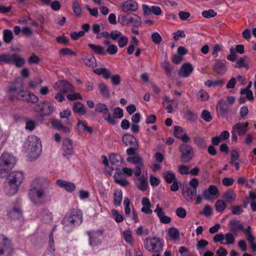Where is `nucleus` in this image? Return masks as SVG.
<instances>
[{"instance_id": "f257e3e1", "label": "nucleus", "mask_w": 256, "mask_h": 256, "mask_svg": "<svg viewBox=\"0 0 256 256\" xmlns=\"http://www.w3.org/2000/svg\"><path fill=\"white\" fill-rule=\"evenodd\" d=\"M48 184V182L40 178H36L32 181L28 192L30 200L32 204L40 206L48 201L49 188L46 186Z\"/></svg>"}, {"instance_id": "f03ea898", "label": "nucleus", "mask_w": 256, "mask_h": 256, "mask_svg": "<svg viewBox=\"0 0 256 256\" xmlns=\"http://www.w3.org/2000/svg\"><path fill=\"white\" fill-rule=\"evenodd\" d=\"M24 84L22 80L16 78L10 86L8 92L14 94L18 100L26 101L32 104H36L39 100L38 96L28 90H24Z\"/></svg>"}, {"instance_id": "7ed1b4c3", "label": "nucleus", "mask_w": 256, "mask_h": 256, "mask_svg": "<svg viewBox=\"0 0 256 256\" xmlns=\"http://www.w3.org/2000/svg\"><path fill=\"white\" fill-rule=\"evenodd\" d=\"M24 179L22 171H14L10 172L4 183V191L8 196L15 194Z\"/></svg>"}, {"instance_id": "20e7f679", "label": "nucleus", "mask_w": 256, "mask_h": 256, "mask_svg": "<svg viewBox=\"0 0 256 256\" xmlns=\"http://www.w3.org/2000/svg\"><path fill=\"white\" fill-rule=\"evenodd\" d=\"M82 222V214L78 209H73L62 220L63 228L67 232L72 230L74 226H79Z\"/></svg>"}, {"instance_id": "39448f33", "label": "nucleus", "mask_w": 256, "mask_h": 256, "mask_svg": "<svg viewBox=\"0 0 256 256\" xmlns=\"http://www.w3.org/2000/svg\"><path fill=\"white\" fill-rule=\"evenodd\" d=\"M25 144L26 148V152L30 158L36 159L40 156L42 150V146L40 140L38 137L35 136H28Z\"/></svg>"}, {"instance_id": "423d86ee", "label": "nucleus", "mask_w": 256, "mask_h": 256, "mask_svg": "<svg viewBox=\"0 0 256 256\" xmlns=\"http://www.w3.org/2000/svg\"><path fill=\"white\" fill-rule=\"evenodd\" d=\"M16 164V158L11 154L6 152L0 158V178L8 176Z\"/></svg>"}, {"instance_id": "0eeeda50", "label": "nucleus", "mask_w": 256, "mask_h": 256, "mask_svg": "<svg viewBox=\"0 0 256 256\" xmlns=\"http://www.w3.org/2000/svg\"><path fill=\"white\" fill-rule=\"evenodd\" d=\"M104 230L100 228L86 231L89 246L93 250H98L102 244L104 238Z\"/></svg>"}, {"instance_id": "6e6552de", "label": "nucleus", "mask_w": 256, "mask_h": 256, "mask_svg": "<svg viewBox=\"0 0 256 256\" xmlns=\"http://www.w3.org/2000/svg\"><path fill=\"white\" fill-rule=\"evenodd\" d=\"M2 63L12 64L17 68H21L25 64L26 60L16 54H0V64Z\"/></svg>"}, {"instance_id": "1a4fd4ad", "label": "nucleus", "mask_w": 256, "mask_h": 256, "mask_svg": "<svg viewBox=\"0 0 256 256\" xmlns=\"http://www.w3.org/2000/svg\"><path fill=\"white\" fill-rule=\"evenodd\" d=\"M34 110L36 112L40 114L37 119L42 122L44 116H48L52 112L54 106L50 102L46 100L36 104Z\"/></svg>"}, {"instance_id": "9d476101", "label": "nucleus", "mask_w": 256, "mask_h": 256, "mask_svg": "<svg viewBox=\"0 0 256 256\" xmlns=\"http://www.w3.org/2000/svg\"><path fill=\"white\" fill-rule=\"evenodd\" d=\"M144 248L150 252L158 253L162 249V243L158 237L146 238L144 242Z\"/></svg>"}, {"instance_id": "9b49d317", "label": "nucleus", "mask_w": 256, "mask_h": 256, "mask_svg": "<svg viewBox=\"0 0 256 256\" xmlns=\"http://www.w3.org/2000/svg\"><path fill=\"white\" fill-rule=\"evenodd\" d=\"M228 228L230 232L236 236L237 235L238 230L244 232L246 237L252 232V228L250 226L244 228V224L239 220H231L228 224Z\"/></svg>"}, {"instance_id": "f8f14e48", "label": "nucleus", "mask_w": 256, "mask_h": 256, "mask_svg": "<svg viewBox=\"0 0 256 256\" xmlns=\"http://www.w3.org/2000/svg\"><path fill=\"white\" fill-rule=\"evenodd\" d=\"M13 251L11 240L6 236L0 234V256H10Z\"/></svg>"}, {"instance_id": "ddd939ff", "label": "nucleus", "mask_w": 256, "mask_h": 256, "mask_svg": "<svg viewBox=\"0 0 256 256\" xmlns=\"http://www.w3.org/2000/svg\"><path fill=\"white\" fill-rule=\"evenodd\" d=\"M109 160L112 166L105 168L104 170L109 176H112L114 170H116L117 168H121L124 162V160L120 155L116 154H110Z\"/></svg>"}, {"instance_id": "4468645a", "label": "nucleus", "mask_w": 256, "mask_h": 256, "mask_svg": "<svg viewBox=\"0 0 256 256\" xmlns=\"http://www.w3.org/2000/svg\"><path fill=\"white\" fill-rule=\"evenodd\" d=\"M179 151L182 154L180 160L183 163H188L191 161L194 156L192 148L188 144H183L178 148Z\"/></svg>"}, {"instance_id": "2eb2a0df", "label": "nucleus", "mask_w": 256, "mask_h": 256, "mask_svg": "<svg viewBox=\"0 0 256 256\" xmlns=\"http://www.w3.org/2000/svg\"><path fill=\"white\" fill-rule=\"evenodd\" d=\"M115 170L116 172L114 176L115 182L122 186H127L128 182L126 180V177L128 176V168H123L121 170V168H117Z\"/></svg>"}, {"instance_id": "dca6fc26", "label": "nucleus", "mask_w": 256, "mask_h": 256, "mask_svg": "<svg viewBox=\"0 0 256 256\" xmlns=\"http://www.w3.org/2000/svg\"><path fill=\"white\" fill-rule=\"evenodd\" d=\"M129 163L135 165V176H138L142 174V169L144 167L142 158L136 152V154L129 155Z\"/></svg>"}, {"instance_id": "f3484780", "label": "nucleus", "mask_w": 256, "mask_h": 256, "mask_svg": "<svg viewBox=\"0 0 256 256\" xmlns=\"http://www.w3.org/2000/svg\"><path fill=\"white\" fill-rule=\"evenodd\" d=\"M96 111L102 114L104 119L111 125H114L116 120L111 116L107 106L104 104L99 103L96 104Z\"/></svg>"}, {"instance_id": "a211bd4d", "label": "nucleus", "mask_w": 256, "mask_h": 256, "mask_svg": "<svg viewBox=\"0 0 256 256\" xmlns=\"http://www.w3.org/2000/svg\"><path fill=\"white\" fill-rule=\"evenodd\" d=\"M72 141L66 138L63 141L62 146V155L64 157L69 159L74 154V150L72 146Z\"/></svg>"}, {"instance_id": "6ab92c4d", "label": "nucleus", "mask_w": 256, "mask_h": 256, "mask_svg": "<svg viewBox=\"0 0 256 256\" xmlns=\"http://www.w3.org/2000/svg\"><path fill=\"white\" fill-rule=\"evenodd\" d=\"M54 88L62 94L74 91L73 86L69 82L64 80H59L56 82L54 85Z\"/></svg>"}, {"instance_id": "aec40b11", "label": "nucleus", "mask_w": 256, "mask_h": 256, "mask_svg": "<svg viewBox=\"0 0 256 256\" xmlns=\"http://www.w3.org/2000/svg\"><path fill=\"white\" fill-rule=\"evenodd\" d=\"M226 64V60H216L213 65L212 69L217 74L222 76L228 70Z\"/></svg>"}, {"instance_id": "412c9836", "label": "nucleus", "mask_w": 256, "mask_h": 256, "mask_svg": "<svg viewBox=\"0 0 256 256\" xmlns=\"http://www.w3.org/2000/svg\"><path fill=\"white\" fill-rule=\"evenodd\" d=\"M184 132V129L182 127L176 126H174L173 134L178 139L182 140L184 142H188L190 138L186 133Z\"/></svg>"}, {"instance_id": "4be33fe9", "label": "nucleus", "mask_w": 256, "mask_h": 256, "mask_svg": "<svg viewBox=\"0 0 256 256\" xmlns=\"http://www.w3.org/2000/svg\"><path fill=\"white\" fill-rule=\"evenodd\" d=\"M232 129L236 132L239 136H244L249 130V123L248 122L244 123L238 122L233 126Z\"/></svg>"}, {"instance_id": "5701e85b", "label": "nucleus", "mask_w": 256, "mask_h": 256, "mask_svg": "<svg viewBox=\"0 0 256 256\" xmlns=\"http://www.w3.org/2000/svg\"><path fill=\"white\" fill-rule=\"evenodd\" d=\"M194 67L192 64L187 62L183 64L180 69L178 74L180 76L188 78L192 72Z\"/></svg>"}, {"instance_id": "b1692460", "label": "nucleus", "mask_w": 256, "mask_h": 256, "mask_svg": "<svg viewBox=\"0 0 256 256\" xmlns=\"http://www.w3.org/2000/svg\"><path fill=\"white\" fill-rule=\"evenodd\" d=\"M56 184L58 186L64 188L68 192H72L76 188V185L74 183L64 180L60 179L56 180Z\"/></svg>"}, {"instance_id": "393cba45", "label": "nucleus", "mask_w": 256, "mask_h": 256, "mask_svg": "<svg viewBox=\"0 0 256 256\" xmlns=\"http://www.w3.org/2000/svg\"><path fill=\"white\" fill-rule=\"evenodd\" d=\"M7 216L11 220L18 219L22 216V212L19 208L10 206L7 210Z\"/></svg>"}, {"instance_id": "a878e982", "label": "nucleus", "mask_w": 256, "mask_h": 256, "mask_svg": "<svg viewBox=\"0 0 256 256\" xmlns=\"http://www.w3.org/2000/svg\"><path fill=\"white\" fill-rule=\"evenodd\" d=\"M154 212L156 214L157 216L160 218V222L162 223L167 224L171 222L170 218L164 215L165 213L163 211L162 208L158 204L156 206Z\"/></svg>"}, {"instance_id": "bb28decb", "label": "nucleus", "mask_w": 256, "mask_h": 256, "mask_svg": "<svg viewBox=\"0 0 256 256\" xmlns=\"http://www.w3.org/2000/svg\"><path fill=\"white\" fill-rule=\"evenodd\" d=\"M129 155L136 154L138 148V144L136 138L132 134H129Z\"/></svg>"}, {"instance_id": "cd10ccee", "label": "nucleus", "mask_w": 256, "mask_h": 256, "mask_svg": "<svg viewBox=\"0 0 256 256\" xmlns=\"http://www.w3.org/2000/svg\"><path fill=\"white\" fill-rule=\"evenodd\" d=\"M136 176L140 182V183L138 186V188L142 192L146 191L148 186L147 180V174H146V175L142 174V175L140 174L138 176Z\"/></svg>"}, {"instance_id": "c85d7f7f", "label": "nucleus", "mask_w": 256, "mask_h": 256, "mask_svg": "<svg viewBox=\"0 0 256 256\" xmlns=\"http://www.w3.org/2000/svg\"><path fill=\"white\" fill-rule=\"evenodd\" d=\"M197 191L190 188H187L182 191V194L185 200L188 202H190L192 200L193 196H196Z\"/></svg>"}, {"instance_id": "c756f323", "label": "nucleus", "mask_w": 256, "mask_h": 256, "mask_svg": "<svg viewBox=\"0 0 256 256\" xmlns=\"http://www.w3.org/2000/svg\"><path fill=\"white\" fill-rule=\"evenodd\" d=\"M82 60L88 66L94 67L96 66V59L92 54H86L83 57Z\"/></svg>"}, {"instance_id": "7c9ffc66", "label": "nucleus", "mask_w": 256, "mask_h": 256, "mask_svg": "<svg viewBox=\"0 0 256 256\" xmlns=\"http://www.w3.org/2000/svg\"><path fill=\"white\" fill-rule=\"evenodd\" d=\"M236 197V194L232 189H228L222 196V198L226 202L234 201Z\"/></svg>"}, {"instance_id": "2f4dec72", "label": "nucleus", "mask_w": 256, "mask_h": 256, "mask_svg": "<svg viewBox=\"0 0 256 256\" xmlns=\"http://www.w3.org/2000/svg\"><path fill=\"white\" fill-rule=\"evenodd\" d=\"M194 142L200 148L204 149L207 146V140L206 138L196 136L194 139Z\"/></svg>"}, {"instance_id": "473e14b6", "label": "nucleus", "mask_w": 256, "mask_h": 256, "mask_svg": "<svg viewBox=\"0 0 256 256\" xmlns=\"http://www.w3.org/2000/svg\"><path fill=\"white\" fill-rule=\"evenodd\" d=\"M129 23H131L134 26L138 27L141 25V18L134 13L129 12Z\"/></svg>"}, {"instance_id": "72a5a7b5", "label": "nucleus", "mask_w": 256, "mask_h": 256, "mask_svg": "<svg viewBox=\"0 0 256 256\" xmlns=\"http://www.w3.org/2000/svg\"><path fill=\"white\" fill-rule=\"evenodd\" d=\"M163 178L168 184H172V182L177 180L175 174L172 171L168 170L164 172Z\"/></svg>"}, {"instance_id": "f704fd0d", "label": "nucleus", "mask_w": 256, "mask_h": 256, "mask_svg": "<svg viewBox=\"0 0 256 256\" xmlns=\"http://www.w3.org/2000/svg\"><path fill=\"white\" fill-rule=\"evenodd\" d=\"M74 112L80 115H84L86 112V110L84 104L80 102H76L72 107Z\"/></svg>"}, {"instance_id": "c9c22d12", "label": "nucleus", "mask_w": 256, "mask_h": 256, "mask_svg": "<svg viewBox=\"0 0 256 256\" xmlns=\"http://www.w3.org/2000/svg\"><path fill=\"white\" fill-rule=\"evenodd\" d=\"M88 46L96 54L104 56L106 54V52L104 48L100 45L89 44Z\"/></svg>"}, {"instance_id": "e433bc0d", "label": "nucleus", "mask_w": 256, "mask_h": 256, "mask_svg": "<svg viewBox=\"0 0 256 256\" xmlns=\"http://www.w3.org/2000/svg\"><path fill=\"white\" fill-rule=\"evenodd\" d=\"M52 126L60 131H62L65 133H68L70 132V130L68 128L63 126L62 123L58 120H54L52 122Z\"/></svg>"}, {"instance_id": "4c0bfd02", "label": "nucleus", "mask_w": 256, "mask_h": 256, "mask_svg": "<svg viewBox=\"0 0 256 256\" xmlns=\"http://www.w3.org/2000/svg\"><path fill=\"white\" fill-rule=\"evenodd\" d=\"M168 234L172 240H176L180 238V232L175 227H172L168 228Z\"/></svg>"}, {"instance_id": "58836bf2", "label": "nucleus", "mask_w": 256, "mask_h": 256, "mask_svg": "<svg viewBox=\"0 0 256 256\" xmlns=\"http://www.w3.org/2000/svg\"><path fill=\"white\" fill-rule=\"evenodd\" d=\"M14 38L12 32L8 29L4 30L3 38L4 42L6 44H10Z\"/></svg>"}, {"instance_id": "ea45409f", "label": "nucleus", "mask_w": 256, "mask_h": 256, "mask_svg": "<svg viewBox=\"0 0 256 256\" xmlns=\"http://www.w3.org/2000/svg\"><path fill=\"white\" fill-rule=\"evenodd\" d=\"M114 204L118 206H120L122 199V192L120 190H116L114 193Z\"/></svg>"}, {"instance_id": "a19ab883", "label": "nucleus", "mask_w": 256, "mask_h": 256, "mask_svg": "<svg viewBox=\"0 0 256 256\" xmlns=\"http://www.w3.org/2000/svg\"><path fill=\"white\" fill-rule=\"evenodd\" d=\"M77 126L79 132H84L86 130L90 133L92 132V128L87 126L86 122L80 120H78Z\"/></svg>"}, {"instance_id": "79ce46f5", "label": "nucleus", "mask_w": 256, "mask_h": 256, "mask_svg": "<svg viewBox=\"0 0 256 256\" xmlns=\"http://www.w3.org/2000/svg\"><path fill=\"white\" fill-rule=\"evenodd\" d=\"M218 110L220 116L224 117L228 112V108L226 102H220L218 104Z\"/></svg>"}, {"instance_id": "37998d69", "label": "nucleus", "mask_w": 256, "mask_h": 256, "mask_svg": "<svg viewBox=\"0 0 256 256\" xmlns=\"http://www.w3.org/2000/svg\"><path fill=\"white\" fill-rule=\"evenodd\" d=\"M138 45V41L136 36H132V41L129 45V55L132 54Z\"/></svg>"}, {"instance_id": "c03bdc74", "label": "nucleus", "mask_w": 256, "mask_h": 256, "mask_svg": "<svg viewBox=\"0 0 256 256\" xmlns=\"http://www.w3.org/2000/svg\"><path fill=\"white\" fill-rule=\"evenodd\" d=\"M234 215L239 216L244 212V210L241 205H234L230 208Z\"/></svg>"}, {"instance_id": "a18cd8bd", "label": "nucleus", "mask_w": 256, "mask_h": 256, "mask_svg": "<svg viewBox=\"0 0 256 256\" xmlns=\"http://www.w3.org/2000/svg\"><path fill=\"white\" fill-rule=\"evenodd\" d=\"M215 207L217 212H222L226 209V206L224 200H218L216 202Z\"/></svg>"}, {"instance_id": "49530a36", "label": "nucleus", "mask_w": 256, "mask_h": 256, "mask_svg": "<svg viewBox=\"0 0 256 256\" xmlns=\"http://www.w3.org/2000/svg\"><path fill=\"white\" fill-rule=\"evenodd\" d=\"M248 241L252 250L254 252H256V244H254V238L252 234V232L246 237Z\"/></svg>"}, {"instance_id": "de8ad7c7", "label": "nucleus", "mask_w": 256, "mask_h": 256, "mask_svg": "<svg viewBox=\"0 0 256 256\" xmlns=\"http://www.w3.org/2000/svg\"><path fill=\"white\" fill-rule=\"evenodd\" d=\"M236 68H245L246 69L248 68V64L245 62V58H240L236 62L234 66Z\"/></svg>"}, {"instance_id": "09e8293b", "label": "nucleus", "mask_w": 256, "mask_h": 256, "mask_svg": "<svg viewBox=\"0 0 256 256\" xmlns=\"http://www.w3.org/2000/svg\"><path fill=\"white\" fill-rule=\"evenodd\" d=\"M185 116L186 120L190 121H195L198 118L197 114L190 110L186 111Z\"/></svg>"}, {"instance_id": "8fccbe9b", "label": "nucleus", "mask_w": 256, "mask_h": 256, "mask_svg": "<svg viewBox=\"0 0 256 256\" xmlns=\"http://www.w3.org/2000/svg\"><path fill=\"white\" fill-rule=\"evenodd\" d=\"M72 9L74 14L77 16H80L82 13V9L80 4L77 0H72Z\"/></svg>"}, {"instance_id": "3c124183", "label": "nucleus", "mask_w": 256, "mask_h": 256, "mask_svg": "<svg viewBox=\"0 0 256 256\" xmlns=\"http://www.w3.org/2000/svg\"><path fill=\"white\" fill-rule=\"evenodd\" d=\"M201 118L206 122H210L212 119L210 112L206 110H204L202 111Z\"/></svg>"}, {"instance_id": "603ef678", "label": "nucleus", "mask_w": 256, "mask_h": 256, "mask_svg": "<svg viewBox=\"0 0 256 256\" xmlns=\"http://www.w3.org/2000/svg\"><path fill=\"white\" fill-rule=\"evenodd\" d=\"M197 97L202 101H206L208 100L209 95L204 90H200L197 94Z\"/></svg>"}, {"instance_id": "864d4df0", "label": "nucleus", "mask_w": 256, "mask_h": 256, "mask_svg": "<svg viewBox=\"0 0 256 256\" xmlns=\"http://www.w3.org/2000/svg\"><path fill=\"white\" fill-rule=\"evenodd\" d=\"M112 215L117 222H122L124 220L123 216L120 214L116 210H112L111 212Z\"/></svg>"}, {"instance_id": "5fc2aeb1", "label": "nucleus", "mask_w": 256, "mask_h": 256, "mask_svg": "<svg viewBox=\"0 0 256 256\" xmlns=\"http://www.w3.org/2000/svg\"><path fill=\"white\" fill-rule=\"evenodd\" d=\"M202 14L203 17L208 18L214 17L216 16L217 14L213 10L210 9L208 10L203 11Z\"/></svg>"}, {"instance_id": "6e6d98bb", "label": "nucleus", "mask_w": 256, "mask_h": 256, "mask_svg": "<svg viewBox=\"0 0 256 256\" xmlns=\"http://www.w3.org/2000/svg\"><path fill=\"white\" fill-rule=\"evenodd\" d=\"M123 116L124 114L122 110L119 107H116L114 110L113 117L112 118L114 120V118H120Z\"/></svg>"}, {"instance_id": "4d7b16f0", "label": "nucleus", "mask_w": 256, "mask_h": 256, "mask_svg": "<svg viewBox=\"0 0 256 256\" xmlns=\"http://www.w3.org/2000/svg\"><path fill=\"white\" fill-rule=\"evenodd\" d=\"M224 239L226 240V244H232L234 242L235 238L232 233H226L224 235Z\"/></svg>"}, {"instance_id": "13d9d810", "label": "nucleus", "mask_w": 256, "mask_h": 256, "mask_svg": "<svg viewBox=\"0 0 256 256\" xmlns=\"http://www.w3.org/2000/svg\"><path fill=\"white\" fill-rule=\"evenodd\" d=\"M99 90L103 96L108 97L110 96L108 87L104 84H101L99 85Z\"/></svg>"}, {"instance_id": "bf43d9fd", "label": "nucleus", "mask_w": 256, "mask_h": 256, "mask_svg": "<svg viewBox=\"0 0 256 256\" xmlns=\"http://www.w3.org/2000/svg\"><path fill=\"white\" fill-rule=\"evenodd\" d=\"M189 168L188 166L180 164L178 166V172L182 175L189 174Z\"/></svg>"}, {"instance_id": "052dcab7", "label": "nucleus", "mask_w": 256, "mask_h": 256, "mask_svg": "<svg viewBox=\"0 0 256 256\" xmlns=\"http://www.w3.org/2000/svg\"><path fill=\"white\" fill-rule=\"evenodd\" d=\"M42 217L44 220L46 222L51 220L52 219V214L48 210H44Z\"/></svg>"}, {"instance_id": "680f3d73", "label": "nucleus", "mask_w": 256, "mask_h": 256, "mask_svg": "<svg viewBox=\"0 0 256 256\" xmlns=\"http://www.w3.org/2000/svg\"><path fill=\"white\" fill-rule=\"evenodd\" d=\"M152 40L154 44H158L162 42V36L158 32H154L152 34Z\"/></svg>"}, {"instance_id": "e2e57ef3", "label": "nucleus", "mask_w": 256, "mask_h": 256, "mask_svg": "<svg viewBox=\"0 0 256 256\" xmlns=\"http://www.w3.org/2000/svg\"><path fill=\"white\" fill-rule=\"evenodd\" d=\"M248 112L249 110L247 106H242L240 110V120L244 119Z\"/></svg>"}, {"instance_id": "0e129e2a", "label": "nucleus", "mask_w": 256, "mask_h": 256, "mask_svg": "<svg viewBox=\"0 0 256 256\" xmlns=\"http://www.w3.org/2000/svg\"><path fill=\"white\" fill-rule=\"evenodd\" d=\"M230 54L226 56L227 60L230 62H234L236 59L237 54L234 48H230Z\"/></svg>"}, {"instance_id": "69168bd1", "label": "nucleus", "mask_w": 256, "mask_h": 256, "mask_svg": "<svg viewBox=\"0 0 256 256\" xmlns=\"http://www.w3.org/2000/svg\"><path fill=\"white\" fill-rule=\"evenodd\" d=\"M36 126V124L34 120H28L26 121L25 128L29 131L33 130Z\"/></svg>"}, {"instance_id": "338daca9", "label": "nucleus", "mask_w": 256, "mask_h": 256, "mask_svg": "<svg viewBox=\"0 0 256 256\" xmlns=\"http://www.w3.org/2000/svg\"><path fill=\"white\" fill-rule=\"evenodd\" d=\"M178 252L183 256H194V255L188 251V248L184 246H180L178 249Z\"/></svg>"}, {"instance_id": "774afa93", "label": "nucleus", "mask_w": 256, "mask_h": 256, "mask_svg": "<svg viewBox=\"0 0 256 256\" xmlns=\"http://www.w3.org/2000/svg\"><path fill=\"white\" fill-rule=\"evenodd\" d=\"M40 59L34 54H32L29 58L28 59V62L30 64H37L39 62Z\"/></svg>"}]
</instances>
